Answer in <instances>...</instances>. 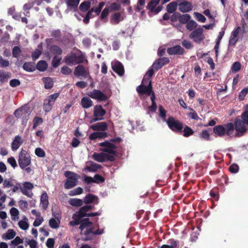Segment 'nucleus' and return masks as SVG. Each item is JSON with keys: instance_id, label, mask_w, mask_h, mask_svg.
Wrapping results in <instances>:
<instances>
[{"instance_id": "nucleus-1", "label": "nucleus", "mask_w": 248, "mask_h": 248, "mask_svg": "<svg viewBox=\"0 0 248 248\" xmlns=\"http://www.w3.org/2000/svg\"><path fill=\"white\" fill-rule=\"evenodd\" d=\"M213 132L216 136L222 137L225 135L231 138L234 137V124L228 123L223 125H217L213 128Z\"/></svg>"}, {"instance_id": "nucleus-2", "label": "nucleus", "mask_w": 248, "mask_h": 248, "mask_svg": "<svg viewBox=\"0 0 248 248\" xmlns=\"http://www.w3.org/2000/svg\"><path fill=\"white\" fill-rule=\"evenodd\" d=\"M64 175L67 178L64 184L65 189H71L78 185V180L79 178V176L78 174L67 170L64 172Z\"/></svg>"}, {"instance_id": "nucleus-3", "label": "nucleus", "mask_w": 248, "mask_h": 248, "mask_svg": "<svg viewBox=\"0 0 248 248\" xmlns=\"http://www.w3.org/2000/svg\"><path fill=\"white\" fill-rule=\"evenodd\" d=\"M34 187L33 184L29 182H25L23 183V186H21V184L20 183H16V185L13 187L12 190L13 192H16L20 189L21 192L23 194L27 196L29 198H31L33 196V193L31 191H28V190H31Z\"/></svg>"}, {"instance_id": "nucleus-4", "label": "nucleus", "mask_w": 248, "mask_h": 248, "mask_svg": "<svg viewBox=\"0 0 248 248\" xmlns=\"http://www.w3.org/2000/svg\"><path fill=\"white\" fill-rule=\"evenodd\" d=\"M84 59L82 54H77L75 53H71L64 58L65 62L69 65L83 63Z\"/></svg>"}, {"instance_id": "nucleus-5", "label": "nucleus", "mask_w": 248, "mask_h": 248, "mask_svg": "<svg viewBox=\"0 0 248 248\" xmlns=\"http://www.w3.org/2000/svg\"><path fill=\"white\" fill-rule=\"evenodd\" d=\"M60 95L59 93L48 95L44 101L43 109L46 112H49L52 109L53 106L55 104L57 99Z\"/></svg>"}, {"instance_id": "nucleus-6", "label": "nucleus", "mask_w": 248, "mask_h": 248, "mask_svg": "<svg viewBox=\"0 0 248 248\" xmlns=\"http://www.w3.org/2000/svg\"><path fill=\"white\" fill-rule=\"evenodd\" d=\"M19 166L22 169H24L31 163V156L25 150H22L19 154L18 160Z\"/></svg>"}, {"instance_id": "nucleus-7", "label": "nucleus", "mask_w": 248, "mask_h": 248, "mask_svg": "<svg viewBox=\"0 0 248 248\" xmlns=\"http://www.w3.org/2000/svg\"><path fill=\"white\" fill-rule=\"evenodd\" d=\"M167 124L169 127L175 132H181L183 128V124L179 121L175 120L173 117L168 118Z\"/></svg>"}, {"instance_id": "nucleus-8", "label": "nucleus", "mask_w": 248, "mask_h": 248, "mask_svg": "<svg viewBox=\"0 0 248 248\" xmlns=\"http://www.w3.org/2000/svg\"><path fill=\"white\" fill-rule=\"evenodd\" d=\"M234 130H235L236 133H234L235 137H240L244 134L247 131V125L245 123L240 119H236L234 121Z\"/></svg>"}, {"instance_id": "nucleus-9", "label": "nucleus", "mask_w": 248, "mask_h": 248, "mask_svg": "<svg viewBox=\"0 0 248 248\" xmlns=\"http://www.w3.org/2000/svg\"><path fill=\"white\" fill-rule=\"evenodd\" d=\"M98 145L102 147L100 149V151L112 155H115L116 146L109 141L106 140L104 142H100L98 144Z\"/></svg>"}, {"instance_id": "nucleus-10", "label": "nucleus", "mask_w": 248, "mask_h": 248, "mask_svg": "<svg viewBox=\"0 0 248 248\" xmlns=\"http://www.w3.org/2000/svg\"><path fill=\"white\" fill-rule=\"evenodd\" d=\"M203 30L199 27L193 31L189 35L190 39L197 43H200L204 39V35L203 34Z\"/></svg>"}, {"instance_id": "nucleus-11", "label": "nucleus", "mask_w": 248, "mask_h": 248, "mask_svg": "<svg viewBox=\"0 0 248 248\" xmlns=\"http://www.w3.org/2000/svg\"><path fill=\"white\" fill-rule=\"evenodd\" d=\"M93 227V224L92 222H85L81 221V223L79 227L80 230V234L84 235L83 237H86L89 235H93L91 233L92 228Z\"/></svg>"}, {"instance_id": "nucleus-12", "label": "nucleus", "mask_w": 248, "mask_h": 248, "mask_svg": "<svg viewBox=\"0 0 248 248\" xmlns=\"http://www.w3.org/2000/svg\"><path fill=\"white\" fill-rule=\"evenodd\" d=\"M74 74L77 77H82L83 78L91 77L89 69L81 64H79L75 68Z\"/></svg>"}, {"instance_id": "nucleus-13", "label": "nucleus", "mask_w": 248, "mask_h": 248, "mask_svg": "<svg viewBox=\"0 0 248 248\" xmlns=\"http://www.w3.org/2000/svg\"><path fill=\"white\" fill-rule=\"evenodd\" d=\"M136 90L140 95L145 94L147 96L150 95L153 90L152 81H150L149 83L147 86H145L142 84L138 86L137 87Z\"/></svg>"}, {"instance_id": "nucleus-14", "label": "nucleus", "mask_w": 248, "mask_h": 248, "mask_svg": "<svg viewBox=\"0 0 248 248\" xmlns=\"http://www.w3.org/2000/svg\"><path fill=\"white\" fill-rule=\"evenodd\" d=\"M88 95L93 99H96L99 101H106L108 99V97L101 91L94 89L92 92L88 93Z\"/></svg>"}, {"instance_id": "nucleus-15", "label": "nucleus", "mask_w": 248, "mask_h": 248, "mask_svg": "<svg viewBox=\"0 0 248 248\" xmlns=\"http://www.w3.org/2000/svg\"><path fill=\"white\" fill-rule=\"evenodd\" d=\"M14 115L17 118H22L28 120L29 118L30 112L25 107H21L15 110Z\"/></svg>"}, {"instance_id": "nucleus-16", "label": "nucleus", "mask_w": 248, "mask_h": 248, "mask_svg": "<svg viewBox=\"0 0 248 248\" xmlns=\"http://www.w3.org/2000/svg\"><path fill=\"white\" fill-rule=\"evenodd\" d=\"M169 62V58L167 57L160 58L155 61L152 65V67L154 68L155 70L157 71Z\"/></svg>"}, {"instance_id": "nucleus-17", "label": "nucleus", "mask_w": 248, "mask_h": 248, "mask_svg": "<svg viewBox=\"0 0 248 248\" xmlns=\"http://www.w3.org/2000/svg\"><path fill=\"white\" fill-rule=\"evenodd\" d=\"M179 10L184 13L190 12L193 9V5L191 2L183 0V1L178 4Z\"/></svg>"}, {"instance_id": "nucleus-18", "label": "nucleus", "mask_w": 248, "mask_h": 248, "mask_svg": "<svg viewBox=\"0 0 248 248\" xmlns=\"http://www.w3.org/2000/svg\"><path fill=\"white\" fill-rule=\"evenodd\" d=\"M108 128V125L105 122L96 123L90 126V128L95 131L105 132Z\"/></svg>"}, {"instance_id": "nucleus-19", "label": "nucleus", "mask_w": 248, "mask_h": 248, "mask_svg": "<svg viewBox=\"0 0 248 248\" xmlns=\"http://www.w3.org/2000/svg\"><path fill=\"white\" fill-rule=\"evenodd\" d=\"M167 53L170 55H183L185 50L179 45H176L173 47H169L167 50Z\"/></svg>"}, {"instance_id": "nucleus-20", "label": "nucleus", "mask_w": 248, "mask_h": 248, "mask_svg": "<svg viewBox=\"0 0 248 248\" xmlns=\"http://www.w3.org/2000/svg\"><path fill=\"white\" fill-rule=\"evenodd\" d=\"M106 111L101 105H95L93 108V116L103 119V116L106 114Z\"/></svg>"}, {"instance_id": "nucleus-21", "label": "nucleus", "mask_w": 248, "mask_h": 248, "mask_svg": "<svg viewBox=\"0 0 248 248\" xmlns=\"http://www.w3.org/2000/svg\"><path fill=\"white\" fill-rule=\"evenodd\" d=\"M112 68L119 76H122L124 75V67L122 63L120 62L117 61L114 64H112Z\"/></svg>"}, {"instance_id": "nucleus-22", "label": "nucleus", "mask_w": 248, "mask_h": 248, "mask_svg": "<svg viewBox=\"0 0 248 248\" xmlns=\"http://www.w3.org/2000/svg\"><path fill=\"white\" fill-rule=\"evenodd\" d=\"M108 136V134L106 132L96 131L90 135L89 139L91 140H94L97 139H103Z\"/></svg>"}, {"instance_id": "nucleus-23", "label": "nucleus", "mask_w": 248, "mask_h": 248, "mask_svg": "<svg viewBox=\"0 0 248 248\" xmlns=\"http://www.w3.org/2000/svg\"><path fill=\"white\" fill-rule=\"evenodd\" d=\"M23 142V141L21 137L19 136H16L12 142V150L13 151H16L19 148Z\"/></svg>"}, {"instance_id": "nucleus-24", "label": "nucleus", "mask_w": 248, "mask_h": 248, "mask_svg": "<svg viewBox=\"0 0 248 248\" xmlns=\"http://www.w3.org/2000/svg\"><path fill=\"white\" fill-rule=\"evenodd\" d=\"M93 227H92L91 233H92L93 235L90 234L88 236H86V237H83L82 238V240L85 241L92 240L93 239V237L95 235L102 234L104 232L103 229H98L95 231H93Z\"/></svg>"}, {"instance_id": "nucleus-25", "label": "nucleus", "mask_w": 248, "mask_h": 248, "mask_svg": "<svg viewBox=\"0 0 248 248\" xmlns=\"http://www.w3.org/2000/svg\"><path fill=\"white\" fill-rule=\"evenodd\" d=\"M80 104L84 108H88L93 105L92 100L88 97H83L81 100Z\"/></svg>"}, {"instance_id": "nucleus-26", "label": "nucleus", "mask_w": 248, "mask_h": 248, "mask_svg": "<svg viewBox=\"0 0 248 248\" xmlns=\"http://www.w3.org/2000/svg\"><path fill=\"white\" fill-rule=\"evenodd\" d=\"M42 80L44 83V87L46 89H50L53 87V81L50 77H44Z\"/></svg>"}, {"instance_id": "nucleus-27", "label": "nucleus", "mask_w": 248, "mask_h": 248, "mask_svg": "<svg viewBox=\"0 0 248 248\" xmlns=\"http://www.w3.org/2000/svg\"><path fill=\"white\" fill-rule=\"evenodd\" d=\"M11 77V73L10 72L0 70V82L1 83L7 82Z\"/></svg>"}, {"instance_id": "nucleus-28", "label": "nucleus", "mask_w": 248, "mask_h": 248, "mask_svg": "<svg viewBox=\"0 0 248 248\" xmlns=\"http://www.w3.org/2000/svg\"><path fill=\"white\" fill-rule=\"evenodd\" d=\"M23 69L27 72H33L35 70V63L33 62H26L23 65Z\"/></svg>"}, {"instance_id": "nucleus-29", "label": "nucleus", "mask_w": 248, "mask_h": 248, "mask_svg": "<svg viewBox=\"0 0 248 248\" xmlns=\"http://www.w3.org/2000/svg\"><path fill=\"white\" fill-rule=\"evenodd\" d=\"M50 51L55 56H61L62 53V49L57 45H52L50 47Z\"/></svg>"}, {"instance_id": "nucleus-30", "label": "nucleus", "mask_w": 248, "mask_h": 248, "mask_svg": "<svg viewBox=\"0 0 248 248\" xmlns=\"http://www.w3.org/2000/svg\"><path fill=\"white\" fill-rule=\"evenodd\" d=\"M41 204L44 210H46L48 207V197L46 192L42 194L41 197Z\"/></svg>"}, {"instance_id": "nucleus-31", "label": "nucleus", "mask_w": 248, "mask_h": 248, "mask_svg": "<svg viewBox=\"0 0 248 248\" xmlns=\"http://www.w3.org/2000/svg\"><path fill=\"white\" fill-rule=\"evenodd\" d=\"M178 5L177 2L172 1L167 6V11L169 13H173L176 12L175 11L177 9V7Z\"/></svg>"}, {"instance_id": "nucleus-32", "label": "nucleus", "mask_w": 248, "mask_h": 248, "mask_svg": "<svg viewBox=\"0 0 248 248\" xmlns=\"http://www.w3.org/2000/svg\"><path fill=\"white\" fill-rule=\"evenodd\" d=\"M47 68V63L45 61H40L38 62L37 65L35 66L36 68L40 71H45Z\"/></svg>"}, {"instance_id": "nucleus-33", "label": "nucleus", "mask_w": 248, "mask_h": 248, "mask_svg": "<svg viewBox=\"0 0 248 248\" xmlns=\"http://www.w3.org/2000/svg\"><path fill=\"white\" fill-rule=\"evenodd\" d=\"M102 168V166L92 162L90 166H87L86 167V170L90 172H96L98 169Z\"/></svg>"}, {"instance_id": "nucleus-34", "label": "nucleus", "mask_w": 248, "mask_h": 248, "mask_svg": "<svg viewBox=\"0 0 248 248\" xmlns=\"http://www.w3.org/2000/svg\"><path fill=\"white\" fill-rule=\"evenodd\" d=\"M91 7V2L89 1L82 2L79 6V10L82 12L88 11Z\"/></svg>"}, {"instance_id": "nucleus-35", "label": "nucleus", "mask_w": 248, "mask_h": 248, "mask_svg": "<svg viewBox=\"0 0 248 248\" xmlns=\"http://www.w3.org/2000/svg\"><path fill=\"white\" fill-rule=\"evenodd\" d=\"M93 157L95 160L99 162H103L105 161V153H94L93 155Z\"/></svg>"}, {"instance_id": "nucleus-36", "label": "nucleus", "mask_w": 248, "mask_h": 248, "mask_svg": "<svg viewBox=\"0 0 248 248\" xmlns=\"http://www.w3.org/2000/svg\"><path fill=\"white\" fill-rule=\"evenodd\" d=\"M191 19V16L187 14L181 15L180 14V16L179 17V22L181 24H185L189 21Z\"/></svg>"}, {"instance_id": "nucleus-37", "label": "nucleus", "mask_w": 248, "mask_h": 248, "mask_svg": "<svg viewBox=\"0 0 248 248\" xmlns=\"http://www.w3.org/2000/svg\"><path fill=\"white\" fill-rule=\"evenodd\" d=\"M160 1L157 0H151L147 5V9L150 10L151 12H154V9Z\"/></svg>"}, {"instance_id": "nucleus-38", "label": "nucleus", "mask_w": 248, "mask_h": 248, "mask_svg": "<svg viewBox=\"0 0 248 248\" xmlns=\"http://www.w3.org/2000/svg\"><path fill=\"white\" fill-rule=\"evenodd\" d=\"M16 236V232L12 229H9L7 232L2 235V237L5 239L10 240Z\"/></svg>"}, {"instance_id": "nucleus-39", "label": "nucleus", "mask_w": 248, "mask_h": 248, "mask_svg": "<svg viewBox=\"0 0 248 248\" xmlns=\"http://www.w3.org/2000/svg\"><path fill=\"white\" fill-rule=\"evenodd\" d=\"M198 26L197 23L193 20H189V21L186 23V28L187 30L192 31L197 28Z\"/></svg>"}, {"instance_id": "nucleus-40", "label": "nucleus", "mask_w": 248, "mask_h": 248, "mask_svg": "<svg viewBox=\"0 0 248 248\" xmlns=\"http://www.w3.org/2000/svg\"><path fill=\"white\" fill-rule=\"evenodd\" d=\"M210 196L216 201L219 199V193L218 188L217 187L212 189L209 193Z\"/></svg>"}, {"instance_id": "nucleus-41", "label": "nucleus", "mask_w": 248, "mask_h": 248, "mask_svg": "<svg viewBox=\"0 0 248 248\" xmlns=\"http://www.w3.org/2000/svg\"><path fill=\"white\" fill-rule=\"evenodd\" d=\"M83 202L79 199H72L69 202V203L74 206L79 207L82 205Z\"/></svg>"}, {"instance_id": "nucleus-42", "label": "nucleus", "mask_w": 248, "mask_h": 248, "mask_svg": "<svg viewBox=\"0 0 248 248\" xmlns=\"http://www.w3.org/2000/svg\"><path fill=\"white\" fill-rule=\"evenodd\" d=\"M194 133V131L190 127L186 125L183 130V136L185 137H188L192 135Z\"/></svg>"}, {"instance_id": "nucleus-43", "label": "nucleus", "mask_w": 248, "mask_h": 248, "mask_svg": "<svg viewBox=\"0 0 248 248\" xmlns=\"http://www.w3.org/2000/svg\"><path fill=\"white\" fill-rule=\"evenodd\" d=\"M72 218L73 219V220L69 222V224L71 226H75L79 224L80 225L81 223V219L80 218L78 217V216L74 214L72 217Z\"/></svg>"}, {"instance_id": "nucleus-44", "label": "nucleus", "mask_w": 248, "mask_h": 248, "mask_svg": "<svg viewBox=\"0 0 248 248\" xmlns=\"http://www.w3.org/2000/svg\"><path fill=\"white\" fill-rule=\"evenodd\" d=\"M22 51L20 48L18 46H15L12 49V55L13 57L18 58L21 55Z\"/></svg>"}, {"instance_id": "nucleus-45", "label": "nucleus", "mask_w": 248, "mask_h": 248, "mask_svg": "<svg viewBox=\"0 0 248 248\" xmlns=\"http://www.w3.org/2000/svg\"><path fill=\"white\" fill-rule=\"evenodd\" d=\"M57 221L53 218H52L49 220V225L51 228L53 229H56L58 228L59 224L60 223V220L58 218H57Z\"/></svg>"}, {"instance_id": "nucleus-46", "label": "nucleus", "mask_w": 248, "mask_h": 248, "mask_svg": "<svg viewBox=\"0 0 248 248\" xmlns=\"http://www.w3.org/2000/svg\"><path fill=\"white\" fill-rule=\"evenodd\" d=\"M200 138L203 140L208 141L210 140V137L208 131L206 130H203L200 133Z\"/></svg>"}, {"instance_id": "nucleus-47", "label": "nucleus", "mask_w": 248, "mask_h": 248, "mask_svg": "<svg viewBox=\"0 0 248 248\" xmlns=\"http://www.w3.org/2000/svg\"><path fill=\"white\" fill-rule=\"evenodd\" d=\"M121 14L120 13H115L111 15V20L114 22V24H117L120 21Z\"/></svg>"}, {"instance_id": "nucleus-48", "label": "nucleus", "mask_w": 248, "mask_h": 248, "mask_svg": "<svg viewBox=\"0 0 248 248\" xmlns=\"http://www.w3.org/2000/svg\"><path fill=\"white\" fill-rule=\"evenodd\" d=\"M241 68V64L240 62H234L231 67V70L233 73H236L239 71Z\"/></svg>"}, {"instance_id": "nucleus-49", "label": "nucleus", "mask_w": 248, "mask_h": 248, "mask_svg": "<svg viewBox=\"0 0 248 248\" xmlns=\"http://www.w3.org/2000/svg\"><path fill=\"white\" fill-rule=\"evenodd\" d=\"M95 199V196L92 194H87L84 199V202L86 204H90L93 202Z\"/></svg>"}, {"instance_id": "nucleus-50", "label": "nucleus", "mask_w": 248, "mask_h": 248, "mask_svg": "<svg viewBox=\"0 0 248 248\" xmlns=\"http://www.w3.org/2000/svg\"><path fill=\"white\" fill-rule=\"evenodd\" d=\"M79 1L80 0H68L66 4L69 7L76 8L78 7Z\"/></svg>"}, {"instance_id": "nucleus-51", "label": "nucleus", "mask_w": 248, "mask_h": 248, "mask_svg": "<svg viewBox=\"0 0 248 248\" xmlns=\"http://www.w3.org/2000/svg\"><path fill=\"white\" fill-rule=\"evenodd\" d=\"M189 110L192 112L188 113L187 116L192 119L198 120L200 118L197 112L192 108H189Z\"/></svg>"}, {"instance_id": "nucleus-52", "label": "nucleus", "mask_w": 248, "mask_h": 248, "mask_svg": "<svg viewBox=\"0 0 248 248\" xmlns=\"http://www.w3.org/2000/svg\"><path fill=\"white\" fill-rule=\"evenodd\" d=\"M83 189L80 187H78L70 191L69 195L71 196H73L77 195H79L82 193Z\"/></svg>"}, {"instance_id": "nucleus-53", "label": "nucleus", "mask_w": 248, "mask_h": 248, "mask_svg": "<svg viewBox=\"0 0 248 248\" xmlns=\"http://www.w3.org/2000/svg\"><path fill=\"white\" fill-rule=\"evenodd\" d=\"M194 15L198 21L202 23H204L206 21L205 17L201 13L198 12H194Z\"/></svg>"}, {"instance_id": "nucleus-54", "label": "nucleus", "mask_w": 248, "mask_h": 248, "mask_svg": "<svg viewBox=\"0 0 248 248\" xmlns=\"http://www.w3.org/2000/svg\"><path fill=\"white\" fill-rule=\"evenodd\" d=\"M94 183L99 184L105 182V178L101 175L96 174H95L93 177Z\"/></svg>"}, {"instance_id": "nucleus-55", "label": "nucleus", "mask_w": 248, "mask_h": 248, "mask_svg": "<svg viewBox=\"0 0 248 248\" xmlns=\"http://www.w3.org/2000/svg\"><path fill=\"white\" fill-rule=\"evenodd\" d=\"M145 3V0H138L135 10L137 12L140 11Z\"/></svg>"}, {"instance_id": "nucleus-56", "label": "nucleus", "mask_w": 248, "mask_h": 248, "mask_svg": "<svg viewBox=\"0 0 248 248\" xmlns=\"http://www.w3.org/2000/svg\"><path fill=\"white\" fill-rule=\"evenodd\" d=\"M61 59V57L59 58L58 56H55L53 58L52 62V65L53 67L55 68L57 67L60 65Z\"/></svg>"}, {"instance_id": "nucleus-57", "label": "nucleus", "mask_w": 248, "mask_h": 248, "mask_svg": "<svg viewBox=\"0 0 248 248\" xmlns=\"http://www.w3.org/2000/svg\"><path fill=\"white\" fill-rule=\"evenodd\" d=\"M61 73L65 75H69L71 74L72 71L71 68L66 66H64L61 69Z\"/></svg>"}, {"instance_id": "nucleus-58", "label": "nucleus", "mask_w": 248, "mask_h": 248, "mask_svg": "<svg viewBox=\"0 0 248 248\" xmlns=\"http://www.w3.org/2000/svg\"><path fill=\"white\" fill-rule=\"evenodd\" d=\"M18 204L20 208L25 211L26 209H27L28 203L27 201H24V200H20L18 202Z\"/></svg>"}, {"instance_id": "nucleus-59", "label": "nucleus", "mask_w": 248, "mask_h": 248, "mask_svg": "<svg viewBox=\"0 0 248 248\" xmlns=\"http://www.w3.org/2000/svg\"><path fill=\"white\" fill-rule=\"evenodd\" d=\"M19 227L23 230H26L29 228V224L27 221L20 220L18 222Z\"/></svg>"}, {"instance_id": "nucleus-60", "label": "nucleus", "mask_w": 248, "mask_h": 248, "mask_svg": "<svg viewBox=\"0 0 248 248\" xmlns=\"http://www.w3.org/2000/svg\"><path fill=\"white\" fill-rule=\"evenodd\" d=\"M180 16V13L179 12H176L173 13L172 16H170V19L172 22H176L177 20L179 21Z\"/></svg>"}, {"instance_id": "nucleus-61", "label": "nucleus", "mask_w": 248, "mask_h": 248, "mask_svg": "<svg viewBox=\"0 0 248 248\" xmlns=\"http://www.w3.org/2000/svg\"><path fill=\"white\" fill-rule=\"evenodd\" d=\"M241 119L248 125V110L245 111L242 113Z\"/></svg>"}, {"instance_id": "nucleus-62", "label": "nucleus", "mask_w": 248, "mask_h": 248, "mask_svg": "<svg viewBox=\"0 0 248 248\" xmlns=\"http://www.w3.org/2000/svg\"><path fill=\"white\" fill-rule=\"evenodd\" d=\"M35 155L40 157H43L45 156V151L40 148H37L35 150Z\"/></svg>"}, {"instance_id": "nucleus-63", "label": "nucleus", "mask_w": 248, "mask_h": 248, "mask_svg": "<svg viewBox=\"0 0 248 248\" xmlns=\"http://www.w3.org/2000/svg\"><path fill=\"white\" fill-rule=\"evenodd\" d=\"M105 3L104 2H101L99 3V5L96 8H94V13L95 15H99L100 13L103 6L105 5Z\"/></svg>"}, {"instance_id": "nucleus-64", "label": "nucleus", "mask_w": 248, "mask_h": 248, "mask_svg": "<svg viewBox=\"0 0 248 248\" xmlns=\"http://www.w3.org/2000/svg\"><path fill=\"white\" fill-rule=\"evenodd\" d=\"M239 170V166L236 164L231 165L229 167V170L231 172L235 173Z\"/></svg>"}]
</instances>
